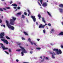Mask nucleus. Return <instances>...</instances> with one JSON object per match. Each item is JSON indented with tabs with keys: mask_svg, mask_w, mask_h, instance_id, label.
Instances as JSON below:
<instances>
[{
	"mask_svg": "<svg viewBox=\"0 0 63 63\" xmlns=\"http://www.w3.org/2000/svg\"><path fill=\"white\" fill-rule=\"evenodd\" d=\"M6 21L7 24V25L8 27L9 28H10L12 30H14L15 29V28L13 26H11V25L10 24V23H9L8 21L6 20Z\"/></svg>",
	"mask_w": 63,
	"mask_h": 63,
	"instance_id": "1",
	"label": "nucleus"
},
{
	"mask_svg": "<svg viewBox=\"0 0 63 63\" xmlns=\"http://www.w3.org/2000/svg\"><path fill=\"white\" fill-rule=\"evenodd\" d=\"M12 19H11L10 21V23L11 25H13L15 24V21L16 20V18L14 17H12Z\"/></svg>",
	"mask_w": 63,
	"mask_h": 63,
	"instance_id": "2",
	"label": "nucleus"
},
{
	"mask_svg": "<svg viewBox=\"0 0 63 63\" xmlns=\"http://www.w3.org/2000/svg\"><path fill=\"white\" fill-rule=\"evenodd\" d=\"M53 51H55L56 52H57V54H61L62 53V51L60 49L58 50V49H54L53 50Z\"/></svg>",
	"mask_w": 63,
	"mask_h": 63,
	"instance_id": "3",
	"label": "nucleus"
},
{
	"mask_svg": "<svg viewBox=\"0 0 63 63\" xmlns=\"http://www.w3.org/2000/svg\"><path fill=\"white\" fill-rule=\"evenodd\" d=\"M20 47L22 50V52H21V54L22 56H23V55H24V53H27V51L25 50L24 49V48L21 47Z\"/></svg>",
	"mask_w": 63,
	"mask_h": 63,
	"instance_id": "4",
	"label": "nucleus"
},
{
	"mask_svg": "<svg viewBox=\"0 0 63 63\" xmlns=\"http://www.w3.org/2000/svg\"><path fill=\"white\" fill-rule=\"evenodd\" d=\"M0 45H1V47L3 49V50H4L5 49H8V48L7 47H5V46H4V45L2 43H0Z\"/></svg>",
	"mask_w": 63,
	"mask_h": 63,
	"instance_id": "5",
	"label": "nucleus"
},
{
	"mask_svg": "<svg viewBox=\"0 0 63 63\" xmlns=\"http://www.w3.org/2000/svg\"><path fill=\"white\" fill-rule=\"evenodd\" d=\"M4 32H2L0 33V38L1 39H4Z\"/></svg>",
	"mask_w": 63,
	"mask_h": 63,
	"instance_id": "6",
	"label": "nucleus"
},
{
	"mask_svg": "<svg viewBox=\"0 0 63 63\" xmlns=\"http://www.w3.org/2000/svg\"><path fill=\"white\" fill-rule=\"evenodd\" d=\"M1 40L2 41H3L4 43H5L6 45H8V42L7 40L5 39H1Z\"/></svg>",
	"mask_w": 63,
	"mask_h": 63,
	"instance_id": "7",
	"label": "nucleus"
},
{
	"mask_svg": "<svg viewBox=\"0 0 63 63\" xmlns=\"http://www.w3.org/2000/svg\"><path fill=\"white\" fill-rule=\"evenodd\" d=\"M45 25H43L42 24H41L39 26V28H44Z\"/></svg>",
	"mask_w": 63,
	"mask_h": 63,
	"instance_id": "8",
	"label": "nucleus"
},
{
	"mask_svg": "<svg viewBox=\"0 0 63 63\" xmlns=\"http://www.w3.org/2000/svg\"><path fill=\"white\" fill-rule=\"evenodd\" d=\"M31 17L32 19L34 22H35V21H36V19L35 18V16H31Z\"/></svg>",
	"mask_w": 63,
	"mask_h": 63,
	"instance_id": "9",
	"label": "nucleus"
},
{
	"mask_svg": "<svg viewBox=\"0 0 63 63\" xmlns=\"http://www.w3.org/2000/svg\"><path fill=\"white\" fill-rule=\"evenodd\" d=\"M47 3L46 2H44L43 3V4H42V6H43V7H47Z\"/></svg>",
	"mask_w": 63,
	"mask_h": 63,
	"instance_id": "10",
	"label": "nucleus"
},
{
	"mask_svg": "<svg viewBox=\"0 0 63 63\" xmlns=\"http://www.w3.org/2000/svg\"><path fill=\"white\" fill-rule=\"evenodd\" d=\"M28 41H29V42H30V43H31L32 45H33V42H31V39H30V38H29Z\"/></svg>",
	"mask_w": 63,
	"mask_h": 63,
	"instance_id": "11",
	"label": "nucleus"
},
{
	"mask_svg": "<svg viewBox=\"0 0 63 63\" xmlns=\"http://www.w3.org/2000/svg\"><path fill=\"white\" fill-rule=\"evenodd\" d=\"M42 21L43 22H44V23H46V21H45V18L44 17H43L42 18Z\"/></svg>",
	"mask_w": 63,
	"mask_h": 63,
	"instance_id": "12",
	"label": "nucleus"
},
{
	"mask_svg": "<svg viewBox=\"0 0 63 63\" xmlns=\"http://www.w3.org/2000/svg\"><path fill=\"white\" fill-rule=\"evenodd\" d=\"M59 35H61L62 36L63 35V32H61L58 34Z\"/></svg>",
	"mask_w": 63,
	"mask_h": 63,
	"instance_id": "13",
	"label": "nucleus"
},
{
	"mask_svg": "<svg viewBox=\"0 0 63 63\" xmlns=\"http://www.w3.org/2000/svg\"><path fill=\"white\" fill-rule=\"evenodd\" d=\"M59 9L60 10V13H62V12H63V9L61 8H59Z\"/></svg>",
	"mask_w": 63,
	"mask_h": 63,
	"instance_id": "14",
	"label": "nucleus"
},
{
	"mask_svg": "<svg viewBox=\"0 0 63 63\" xmlns=\"http://www.w3.org/2000/svg\"><path fill=\"white\" fill-rule=\"evenodd\" d=\"M51 31L50 32V33H52V32H54L55 31L53 29H52L51 30Z\"/></svg>",
	"mask_w": 63,
	"mask_h": 63,
	"instance_id": "15",
	"label": "nucleus"
},
{
	"mask_svg": "<svg viewBox=\"0 0 63 63\" xmlns=\"http://www.w3.org/2000/svg\"><path fill=\"white\" fill-rule=\"evenodd\" d=\"M23 33L25 35H27V36H28V33H27L26 32H23Z\"/></svg>",
	"mask_w": 63,
	"mask_h": 63,
	"instance_id": "16",
	"label": "nucleus"
},
{
	"mask_svg": "<svg viewBox=\"0 0 63 63\" xmlns=\"http://www.w3.org/2000/svg\"><path fill=\"white\" fill-rule=\"evenodd\" d=\"M59 6L60 8H63V4H60Z\"/></svg>",
	"mask_w": 63,
	"mask_h": 63,
	"instance_id": "17",
	"label": "nucleus"
},
{
	"mask_svg": "<svg viewBox=\"0 0 63 63\" xmlns=\"http://www.w3.org/2000/svg\"><path fill=\"white\" fill-rule=\"evenodd\" d=\"M12 6H17V5L16 4H13L12 5Z\"/></svg>",
	"mask_w": 63,
	"mask_h": 63,
	"instance_id": "18",
	"label": "nucleus"
},
{
	"mask_svg": "<svg viewBox=\"0 0 63 63\" xmlns=\"http://www.w3.org/2000/svg\"><path fill=\"white\" fill-rule=\"evenodd\" d=\"M6 38L8 40H10V38H9L8 36H6Z\"/></svg>",
	"mask_w": 63,
	"mask_h": 63,
	"instance_id": "19",
	"label": "nucleus"
},
{
	"mask_svg": "<svg viewBox=\"0 0 63 63\" xmlns=\"http://www.w3.org/2000/svg\"><path fill=\"white\" fill-rule=\"evenodd\" d=\"M47 14L50 16H51V14H50V13H49V12H48L47 11Z\"/></svg>",
	"mask_w": 63,
	"mask_h": 63,
	"instance_id": "20",
	"label": "nucleus"
},
{
	"mask_svg": "<svg viewBox=\"0 0 63 63\" xmlns=\"http://www.w3.org/2000/svg\"><path fill=\"white\" fill-rule=\"evenodd\" d=\"M27 11L29 13L30 15H31V12H30V10H27Z\"/></svg>",
	"mask_w": 63,
	"mask_h": 63,
	"instance_id": "21",
	"label": "nucleus"
},
{
	"mask_svg": "<svg viewBox=\"0 0 63 63\" xmlns=\"http://www.w3.org/2000/svg\"><path fill=\"white\" fill-rule=\"evenodd\" d=\"M21 18H25V16H24V15H22Z\"/></svg>",
	"mask_w": 63,
	"mask_h": 63,
	"instance_id": "22",
	"label": "nucleus"
},
{
	"mask_svg": "<svg viewBox=\"0 0 63 63\" xmlns=\"http://www.w3.org/2000/svg\"><path fill=\"white\" fill-rule=\"evenodd\" d=\"M17 45H19V46H20V45H21V43H20L17 42Z\"/></svg>",
	"mask_w": 63,
	"mask_h": 63,
	"instance_id": "23",
	"label": "nucleus"
},
{
	"mask_svg": "<svg viewBox=\"0 0 63 63\" xmlns=\"http://www.w3.org/2000/svg\"><path fill=\"white\" fill-rule=\"evenodd\" d=\"M50 54H52V55H53V53L52 52H50L49 53Z\"/></svg>",
	"mask_w": 63,
	"mask_h": 63,
	"instance_id": "24",
	"label": "nucleus"
},
{
	"mask_svg": "<svg viewBox=\"0 0 63 63\" xmlns=\"http://www.w3.org/2000/svg\"><path fill=\"white\" fill-rule=\"evenodd\" d=\"M52 58H53V59L55 58L53 55H52Z\"/></svg>",
	"mask_w": 63,
	"mask_h": 63,
	"instance_id": "25",
	"label": "nucleus"
},
{
	"mask_svg": "<svg viewBox=\"0 0 63 63\" xmlns=\"http://www.w3.org/2000/svg\"><path fill=\"white\" fill-rule=\"evenodd\" d=\"M37 3H38L39 5L40 6H41V7H42V5H41V4H40V3H39V2L38 1L37 2Z\"/></svg>",
	"mask_w": 63,
	"mask_h": 63,
	"instance_id": "26",
	"label": "nucleus"
},
{
	"mask_svg": "<svg viewBox=\"0 0 63 63\" xmlns=\"http://www.w3.org/2000/svg\"><path fill=\"white\" fill-rule=\"evenodd\" d=\"M43 32L44 33H46V30H45V29L43 30Z\"/></svg>",
	"mask_w": 63,
	"mask_h": 63,
	"instance_id": "27",
	"label": "nucleus"
},
{
	"mask_svg": "<svg viewBox=\"0 0 63 63\" xmlns=\"http://www.w3.org/2000/svg\"><path fill=\"white\" fill-rule=\"evenodd\" d=\"M38 16L39 17H42L41 16L40 14H39Z\"/></svg>",
	"mask_w": 63,
	"mask_h": 63,
	"instance_id": "28",
	"label": "nucleus"
},
{
	"mask_svg": "<svg viewBox=\"0 0 63 63\" xmlns=\"http://www.w3.org/2000/svg\"><path fill=\"white\" fill-rule=\"evenodd\" d=\"M36 49H38V50H40V49H41V48L40 47H37L36 48Z\"/></svg>",
	"mask_w": 63,
	"mask_h": 63,
	"instance_id": "29",
	"label": "nucleus"
},
{
	"mask_svg": "<svg viewBox=\"0 0 63 63\" xmlns=\"http://www.w3.org/2000/svg\"><path fill=\"white\" fill-rule=\"evenodd\" d=\"M43 3V0H40V3L41 4H42V3Z\"/></svg>",
	"mask_w": 63,
	"mask_h": 63,
	"instance_id": "30",
	"label": "nucleus"
},
{
	"mask_svg": "<svg viewBox=\"0 0 63 63\" xmlns=\"http://www.w3.org/2000/svg\"><path fill=\"white\" fill-rule=\"evenodd\" d=\"M20 7L19 6L17 8V9H18V10L20 9Z\"/></svg>",
	"mask_w": 63,
	"mask_h": 63,
	"instance_id": "31",
	"label": "nucleus"
},
{
	"mask_svg": "<svg viewBox=\"0 0 63 63\" xmlns=\"http://www.w3.org/2000/svg\"><path fill=\"white\" fill-rule=\"evenodd\" d=\"M17 14V15H20L21 14V12H20L18 13Z\"/></svg>",
	"mask_w": 63,
	"mask_h": 63,
	"instance_id": "32",
	"label": "nucleus"
},
{
	"mask_svg": "<svg viewBox=\"0 0 63 63\" xmlns=\"http://www.w3.org/2000/svg\"><path fill=\"white\" fill-rule=\"evenodd\" d=\"M22 40H25V39L23 37H22Z\"/></svg>",
	"mask_w": 63,
	"mask_h": 63,
	"instance_id": "33",
	"label": "nucleus"
},
{
	"mask_svg": "<svg viewBox=\"0 0 63 63\" xmlns=\"http://www.w3.org/2000/svg\"><path fill=\"white\" fill-rule=\"evenodd\" d=\"M33 44L35 46H37V45H36V43H33Z\"/></svg>",
	"mask_w": 63,
	"mask_h": 63,
	"instance_id": "34",
	"label": "nucleus"
},
{
	"mask_svg": "<svg viewBox=\"0 0 63 63\" xmlns=\"http://www.w3.org/2000/svg\"><path fill=\"white\" fill-rule=\"evenodd\" d=\"M0 11H3V9L2 8H0Z\"/></svg>",
	"mask_w": 63,
	"mask_h": 63,
	"instance_id": "35",
	"label": "nucleus"
},
{
	"mask_svg": "<svg viewBox=\"0 0 63 63\" xmlns=\"http://www.w3.org/2000/svg\"><path fill=\"white\" fill-rule=\"evenodd\" d=\"M6 8L7 9H10V8L9 7H7Z\"/></svg>",
	"mask_w": 63,
	"mask_h": 63,
	"instance_id": "36",
	"label": "nucleus"
},
{
	"mask_svg": "<svg viewBox=\"0 0 63 63\" xmlns=\"http://www.w3.org/2000/svg\"><path fill=\"white\" fill-rule=\"evenodd\" d=\"M21 50V49H18L16 50V51H20V50Z\"/></svg>",
	"mask_w": 63,
	"mask_h": 63,
	"instance_id": "37",
	"label": "nucleus"
},
{
	"mask_svg": "<svg viewBox=\"0 0 63 63\" xmlns=\"http://www.w3.org/2000/svg\"><path fill=\"white\" fill-rule=\"evenodd\" d=\"M5 52H6V53H7V54H9V53L8 52L5 51Z\"/></svg>",
	"mask_w": 63,
	"mask_h": 63,
	"instance_id": "38",
	"label": "nucleus"
},
{
	"mask_svg": "<svg viewBox=\"0 0 63 63\" xmlns=\"http://www.w3.org/2000/svg\"><path fill=\"white\" fill-rule=\"evenodd\" d=\"M44 59H43V60H42L41 61V62H44Z\"/></svg>",
	"mask_w": 63,
	"mask_h": 63,
	"instance_id": "39",
	"label": "nucleus"
},
{
	"mask_svg": "<svg viewBox=\"0 0 63 63\" xmlns=\"http://www.w3.org/2000/svg\"><path fill=\"white\" fill-rule=\"evenodd\" d=\"M24 14L25 15H27V13L26 12H24Z\"/></svg>",
	"mask_w": 63,
	"mask_h": 63,
	"instance_id": "40",
	"label": "nucleus"
},
{
	"mask_svg": "<svg viewBox=\"0 0 63 63\" xmlns=\"http://www.w3.org/2000/svg\"><path fill=\"white\" fill-rule=\"evenodd\" d=\"M0 23H2V20H1V19H0Z\"/></svg>",
	"mask_w": 63,
	"mask_h": 63,
	"instance_id": "41",
	"label": "nucleus"
},
{
	"mask_svg": "<svg viewBox=\"0 0 63 63\" xmlns=\"http://www.w3.org/2000/svg\"><path fill=\"white\" fill-rule=\"evenodd\" d=\"M48 26H51V24H50V23H49L48 24Z\"/></svg>",
	"mask_w": 63,
	"mask_h": 63,
	"instance_id": "42",
	"label": "nucleus"
},
{
	"mask_svg": "<svg viewBox=\"0 0 63 63\" xmlns=\"http://www.w3.org/2000/svg\"><path fill=\"white\" fill-rule=\"evenodd\" d=\"M9 52H11V49H9Z\"/></svg>",
	"mask_w": 63,
	"mask_h": 63,
	"instance_id": "43",
	"label": "nucleus"
},
{
	"mask_svg": "<svg viewBox=\"0 0 63 63\" xmlns=\"http://www.w3.org/2000/svg\"><path fill=\"white\" fill-rule=\"evenodd\" d=\"M30 53H31V54H32L33 53V51H31L30 52Z\"/></svg>",
	"mask_w": 63,
	"mask_h": 63,
	"instance_id": "44",
	"label": "nucleus"
},
{
	"mask_svg": "<svg viewBox=\"0 0 63 63\" xmlns=\"http://www.w3.org/2000/svg\"><path fill=\"white\" fill-rule=\"evenodd\" d=\"M46 59V60H48V58L47 57H46L45 58Z\"/></svg>",
	"mask_w": 63,
	"mask_h": 63,
	"instance_id": "45",
	"label": "nucleus"
},
{
	"mask_svg": "<svg viewBox=\"0 0 63 63\" xmlns=\"http://www.w3.org/2000/svg\"><path fill=\"white\" fill-rule=\"evenodd\" d=\"M37 40L38 41H40V39H37Z\"/></svg>",
	"mask_w": 63,
	"mask_h": 63,
	"instance_id": "46",
	"label": "nucleus"
},
{
	"mask_svg": "<svg viewBox=\"0 0 63 63\" xmlns=\"http://www.w3.org/2000/svg\"><path fill=\"white\" fill-rule=\"evenodd\" d=\"M36 25H38V22H36Z\"/></svg>",
	"mask_w": 63,
	"mask_h": 63,
	"instance_id": "47",
	"label": "nucleus"
},
{
	"mask_svg": "<svg viewBox=\"0 0 63 63\" xmlns=\"http://www.w3.org/2000/svg\"><path fill=\"white\" fill-rule=\"evenodd\" d=\"M16 8H17L16 6H15V7H14V9H16Z\"/></svg>",
	"mask_w": 63,
	"mask_h": 63,
	"instance_id": "48",
	"label": "nucleus"
},
{
	"mask_svg": "<svg viewBox=\"0 0 63 63\" xmlns=\"http://www.w3.org/2000/svg\"><path fill=\"white\" fill-rule=\"evenodd\" d=\"M12 3H13V2L12 1H11L10 2V4H12Z\"/></svg>",
	"mask_w": 63,
	"mask_h": 63,
	"instance_id": "49",
	"label": "nucleus"
},
{
	"mask_svg": "<svg viewBox=\"0 0 63 63\" xmlns=\"http://www.w3.org/2000/svg\"><path fill=\"white\" fill-rule=\"evenodd\" d=\"M16 62H18L19 61L17 59L16 60Z\"/></svg>",
	"mask_w": 63,
	"mask_h": 63,
	"instance_id": "50",
	"label": "nucleus"
},
{
	"mask_svg": "<svg viewBox=\"0 0 63 63\" xmlns=\"http://www.w3.org/2000/svg\"><path fill=\"white\" fill-rule=\"evenodd\" d=\"M3 10H5V11H6V9L5 8H3Z\"/></svg>",
	"mask_w": 63,
	"mask_h": 63,
	"instance_id": "51",
	"label": "nucleus"
},
{
	"mask_svg": "<svg viewBox=\"0 0 63 63\" xmlns=\"http://www.w3.org/2000/svg\"><path fill=\"white\" fill-rule=\"evenodd\" d=\"M61 47L62 48H63V46L62 45H61Z\"/></svg>",
	"mask_w": 63,
	"mask_h": 63,
	"instance_id": "52",
	"label": "nucleus"
},
{
	"mask_svg": "<svg viewBox=\"0 0 63 63\" xmlns=\"http://www.w3.org/2000/svg\"><path fill=\"white\" fill-rule=\"evenodd\" d=\"M3 26L4 27H5V25H3Z\"/></svg>",
	"mask_w": 63,
	"mask_h": 63,
	"instance_id": "53",
	"label": "nucleus"
},
{
	"mask_svg": "<svg viewBox=\"0 0 63 63\" xmlns=\"http://www.w3.org/2000/svg\"><path fill=\"white\" fill-rule=\"evenodd\" d=\"M53 52V54H54L55 55V54L54 53V52Z\"/></svg>",
	"mask_w": 63,
	"mask_h": 63,
	"instance_id": "54",
	"label": "nucleus"
},
{
	"mask_svg": "<svg viewBox=\"0 0 63 63\" xmlns=\"http://www.w3.org/2000/svg\"><path fill=\"white\" fill-rule=\"evenodd\" d=\"M47 25V23H46L45 24V25H45V26H46V25Z\"/></svg>",
	"mask_w": 63,
	"mask_h": 63,
	"instance_id": "55",
	"label": "nucleus"
},
{
	"mask_svg": "<svg viewBox=\"0 0 63 63\" xmlns=\"http://www.w3.org/2000/svg\"><path fill=\"white\" fill-rule=\"evenodd\" d=\"M40 58H41V59H42V56L40 57Z\"/></svg>",
	"mask_w": 63,
	"mask_h": 63,
	"instance_id": "56",
	"label": "nucleus"
},
{
	"mask_svg": "<svg viewBox=\"0 0 63 63\" xmlns=\"http://www.w3.org/2000/svg\"><path fill=\"white\" fill-rule=\"evenodd\" d=\"M41 18H42V17H39V19H41Z\"/></svg>",
	"mask_w": 63,
	"mask_h": 63,
	"instance_id": "57",
	"label": "nucleus"
},
{
	"mask_svg": "<svg viewBox=\"0 0 63 63\" xmlns=\"http://www.w3.org/2000/svg\"><path fill=\"white\" fill-rule=\"evenodd\" d=\"M24 63H29L24 62Z\"/></svg>",
	"mask_w": 63,
	"mask_h": 63,
	"instance_id": "58",
	"label": "nucleus"
},
{
	"mask_svg": "<svg viewBox=\"0 0 63 63\" xmlns=\"http://www.w3.org/2000/svg\"><path fill=\"white\" fill-rule=\"evenodd\" d=\"M62 25H63V22H62Z\"/></svg>",
	"mask_w": 63,
	"mask_h": 63,
	"instance_id": "59",
	"label": "nucleus"
},
{
	"mask_svg": "<svg viewBox=\"0 0 63 63\" xmlns=\"http://www.w3.org/2000/svg\"><path fill=\"white\" fill-rule=\"evenodd\" d=\"M18 4H20V2H19L18 3Z\"/></svg>",
	"mask_w": 63,
	"mask_h": 63,
	"instance_id": "60",
	"label": "nucleus"
},
{
	"mask_svg": "<svg viewBox=\"0 0 63 63\" xmlns=\"http://www.w3.org/2000/svg\"><path fill=\"white\" fill-rule=\"evenodd\" d=\"M3 18V16H2V18Z\"/></svg>",
	"mask_w": 63,
	"mask_h": 63,
	"instance_id": "61",
	"label": "nucleus"
},
{
	"mask_svg": "<svg viewBox=\"0 0 63 63\" xmlns=\"http://www.w3.org/2000/svg\"><path fill=\"white\" fill-rule=\"evenodd\" d=\"M51 45H52V46H53V44H51Z\"/></svg>",
	"mask_w": 63,
	"mask_h": 63,
	"instance_id": "62",
	"label": "nucleus"
},
{
	"mask_svg": "<svg viewBox=\"0 0 63 63\" xmlns=\"http://www.w3.org/2000/svg\"><path fill=\"white\" fill-rule=\"evenodd\" d=\"M28 16H29V14H28Z\"/></svg>",
	"mask_w": 63,
	"mask_h": 63,
	"instance_id": "63",
	"label": "nucleus"
},
{
	"mask_svg": "<svg viewBox=\"0 0 63 63\" xmlns=\"http://www.w3.org/2000/svg\"><path fill=\"white\" fill-rule=\"evenodd\" d=\"M40 0H38V1H39V2H40Z\"/></svg>",
	"mask_w": 63,
	"mask_h": 63,
	"instance_id": "64",
	"label": "nucleus"
}]
</instances>
